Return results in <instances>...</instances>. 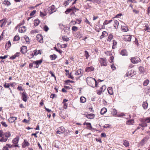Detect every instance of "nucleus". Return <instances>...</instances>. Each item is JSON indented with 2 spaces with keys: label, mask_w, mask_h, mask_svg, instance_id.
<instances>
[{
  "label": "nucleus",
  "mask_w": 150,
  "mask_h": 150,
  "mask_svg": "<svg viewBox=\"0 0 150 150\" xmlns=\"http://www.w3.org/2000/svg\"><path fill=\"white\" fill-rule=\"evenodd\" d=\"M122 30L124 32H127L128 30L127 27L125 26H122Z\"/></svg>",
  "instance_id": "obj_36"
},
{
  "label": "nucleus",
  "mask_w": 150,
  "mask_h": 150,
  "mask_svg": "<svg viewBox=\"0 0 150 150\" xmlns=\"http://www.w3.org/2000/svg\"><path fill=\"white\" fill-rule=\"evenodd\" d=\"M85 57H86V59H88V58L90 56L88 52V51L86 50H85Z\"/></svg>",
  "instance_id": "obj_42"
},
{
  "label": "nucleus",
  "mask_w": 150,
  "mask_h": 150,
  "mask_svg": "<svg viewBox=\"0 0 150 150\" xmlns=\"http://www.w3.org/2000/svg\"><path fill=\"white\" fill-rule=\"evenodd\" d=\"M49 28L47 25H45L44 27V30L46 32L48 31L49 30Z\"/></svg>",
  "instance_id": "obj_51"
},
{
  "label": "nucleus",
  "mask_w": 150,
  "mask_h": 150,
  "mask_svg": "<svg viewBox=\"0 0 150 150\" xmlns=\"http://www.w3.org/2000/svg\"><path fill=\"white\" fill-rule=\"evenodd\" d=\"M86 125L87 126L88 129L91 130L92 129V127L91 123L88 122L86 123Z\"/></svg>",
  "instance_id": "obj_35"
},
{
  "label": "nucleus",
  "mask_w": 150,
  "mask_h": 150,
  "mask_svg": "<svg viewBox=\"0 0 150 150\" xmlns=\"http://www.w3.org/2000/svg\"><path fill=\"white\" fill-rule=\"evenodd\" d=\"M62 40L64 41L67 42L69 40V38H65L62 37Z\"/></svg>",
  "instance_id": "obj_61"
},
{
  "label": "nucleus",
  "mask_w": 150,
  "mask_h": 150,
  "mask_svg": "<svg viewBox=\"0 0 150 150\" xmlns=\"http://www.w3.org/2000/svg\"><path fill=\"white\" fill-rule=\"evenodd\" d=\"M25 42H26L27 43H28L29 42V38L26 35H25Z\"/></svg>",
  "instance_id": "obj_53"
},
{
  "label": "nucleus",
  "mask_w": 150,
  "mask_h": 150,
  "mask_svg": "<svg viewBox=\"0 0 150 150\" xmlns=\"http://www.w3.org/2000/svg\"><path fill=\"white\" fill-rule=\"evenodd\" d=\"M95 116V115L93 114H90L87 115L86 117L88 119H93Z\"/></svg>",
  "instance_id": "obj_18"
},
{
  "label": "nucleus",
  "mask_w": 150,
  "mask_h": 150,
  "mask_svg": "<svg viewBox=\"0 0 150 150\" xmlns=\"http://www.w3.org/2000/svg\"><path fill=\"white\" fill-rule=\"evenodd\" d=\"M25 35L23 36V37H22L21 38V40L24 43L25 42Z\"/></svg>",
  "instance_id": "obj_62"
},
{
  "label": "nucleus",
  "mask_w": 150,
  "mask_h": 150,
  "mask_svg": "<svg viewBox=\"0 0 150 150\" xmlns=\"http://www.w3.org/2000/svg\"><path fill=\"white\" fill-rule=\"evenodd\" d=\"M36 13V11L35 10H33L32 11L31 13H30V16H33L34 14Z\"/></svg>",
  "instance_id": "obj_56"
},
{
  "label": "nucleus",
  "mask_w": 150,
  "mask_h": 150,
  "mask_svg": "<svg viewBox=\"0 0 150 150\" xmlns=\"http://www.w3.org/2000/svg\"><path fill=\"white\" fill-rule=\"evenodd\" d=\"M6 21L4 19H2L0 20V26L1 28L2 27L6 25Z\"/></svg>",
  "instance_id": "obj_14"
},
{
  "label": "nucleus",
  "mask_w": 150,
  "mask_h": 150,
  "mask_svg": "<svg viewBox=\"0 0 150 150\" xmlns=\"http://www.w3.org/2000/svg\"><path fill=\"white\" fill-rule=\"evenodd\" d=\"M24 144L23 145V147H25L26 146H29V143L27 141H26V140H24Z\"/></svg>",
  "instance_id": "obj_31"
},
{
  "label": "nucleus",
  "mask_w": 150,
  "mask_h": 150,
  "mask_svg": "<svg viewBox=\"0 0 150 150\" xmlns=\"http://www.w3.org/2000/svg\"><path fill=\"white\" fill-rule=\"evenodd\" d=\"M73 9L72 8H68L67 9L66 11H65V13L66 14H67L73 10Z\"/></svg>",
  "instance_id": "obj_44"
},
{
  "label": "nucleus",
  "mask_w": 150,
  "mask_h": 150,
  "mask_svg": "<svg viewBox=\"0 0 150 150\" xmlns=\"http://www.w3.org/2000/svg\"><path fill=\"white\" fill-rule=\"evenodd\" d=\"M54 49L57 52H58L59 53L61 54L62 52V51L61 50H58L56 47H54Z\"/></svg>",
  "instance_id": "obj_47"
},
{
  "label": "nucleus",
  "mask_w": 150,
  "mask_h": 150,
  "mask_svg": "<svg viewBox=\"0 0 150 150\" xmlns=\"http://www.w3.org/2000/svg\"><path fill=\"white\" fill-rule=\"evenodd\" d=\"M77 38H82V34H81L79 32H77L76 34Z\"/></svg>",
  "instance_id": "obj_30"
},
{
  "label": "nucleus",
  "mask_w": 150,
  "mask_h": 150,
  "mask_svg": "<svg viewBox=\"0 0 150 150\" xmlns=\"http://www.w3.org/2000/svg\"><path fill=\"white\" fill-rule=\"evenodd\" d=\"M4 87L5 88H8L10 86V84H8V83H5L4 85Z\"/></svg>",
  "instance_id": "obj_57"
},
{
  "label": "nucleus",
  "mask_w": 150,
  "mask_h": 150,
  "mask_svg": "<svg viewBox=\"0 0 150 150\" xmlns=\"http://www.w3.org/2000/svg\"><path fill=\"white\" fill-rule=\"evenodd\" d=\"M19 138L18 137L14 139L12 141L13 144V146L14 147H18V144H17L18 143Z\"/></svg>",
  "instance_id": "obj_8"
},
{
  "label": "nucleus",
  "mask_w": 150,
  "mask_h": 150,
  "mask_svg": "<svg viewBox=\"0 0 150 150\" xmlns=\"http://www.w3.org/2000/svg\"><path fill=\"white\" fill-rule=\"evenodd\" d=\"M27 52V47L23 46L21 48V52L23 54H24Z\"/></svg>",
  "instance_id": "obj_13"
},
{
  "label": "nucleus",
  "mask_w": 150,
  "mask_h": 150,
  "mask_svg": "<svg viewBox=\"0 0 150 150\" xmlns=\"http://www.w3.org/2000/svg\"><path fill=\"white\" fill-rule=\"evenodd\" d=\"M19 91H20V92H23V91H25V90L21 86H19Z\"/></svg>",
  "instance_id": "obj_63"
},
{
  "label": "nucleus",
  "mask_w": 150,
  "mask_h": 150,
  "mask_svg": "<svg viewBox=\"0 0 150 150\" xmlns=\"http://www.w3.org/2000/svg\"><path fill=\"white\" fill-rule=\"evenodd\" d=\"M113 45L112 47V48L113 49H114V46H115L117 44V42L115 40H113Z\"/></svg>",
  "instance_id": "obj_54"
},
{
  "label": "nucleus",
  "mask_w": 150,
  "mask_h": 150,
  "mask_svg": "<svg viewBox=\"0 0 150 150\" xmlns=\"http://www.w3.org/2000/svg\"><path fill=\"white\" fill-rule=\"evenodd\" d=\"M131 60L133 64H137L141 61L138 57L131 58Z\"/></svg>",
  "instance_id": "obj_6"
},
{
  "label": "nucleus",
  "mask_w": 150,
  "mask_h": 150,
  "mask_svg": "<svg viewBox=\"0 0 150 150\" xmlns=\"http://www.w3.org/2000/svg\"><path fill=\"white\" fill-rule=\"evenodd\" d=\"M58 129L61 131V133H63L65 131V129L63 127H60Z\"/></svg>",
  "instance_id": "obj_39"
},
{
  "label": "nucleus",
  "mask_w": 150,
  "mask_h": 150,
  "mask_svg": "<svg viewBox=\"0 0 150 150\" xmlns=\"http://www.w3.org/2000/svg\"><path fill=\"white\" fill-rule=\"evenodd\" d=\"M83 73V71L82 69H78L76 71L75 75L76 76L80 75L79 77L82 75V74Z\"/></svg>",
  "instance_id": "obj_9"
},
{
  "label": "nucleus",
  "mask_w": 150,
  "mask_h": 150,
  "mask_svg": "<svg viewBox=\"0 0 150 150\" xmlns=\"http://www.w3.org/2000/svg\"><path fill=\"white\" fill-rule=\"evenodd\" d=\"M3 3L4 5H7V6H8L11 4L10 2L8 1L5 0L4 1Z\"/></svg>",
  "instance_id": "obj_33"
},
{
  "label": "nucleus",
  "mask_w": 150,
  "mask_h": 150,
  "mask_svg": "<svg viewBox=\"0 0 150 150\" xmlns=\"http://www.w3.org/2000/svg\"><path fill=\"white\" fill-rule=\"evenodd\" d=\"M36 39L38 41L41 43L43 42V37L41 34H38L36 37Z\"/></svg>",
  "instance_id": "obj_7"
},
{
  "label": "nucleus",
  "mask_w": 150,
  "mask_h": 150,
  "mask_svg": "<svg viewBox=\"0 0 150 150\" xmlns=\"http://www.w3.org/2000/svg\"><path fill=\"white\" fill-rule=\"evenodd\" d=\"M57 9L55 8L54 5H52L51 6L49 7L48 8V12L50 14H51L57 11Z\"/></svg>",
  "instance_id": "obj_5"
},
{
  "label": "nucleus",
  "mask_w": 150,
  "mask_h": 150,
  "mask_svg": "<svg viewBox=\"0 0 150 150\" xmlns=\"http://www.w3.org/2000/svg\"><path fill=\"white\" fill-rule=\"evenodd\" d=\"M21 95L22 99L25 102H26L27 100V94L25 91L20 92Z\"/></svg>",
  "instance_id": "obj_4"
},
{
  "label": "nucleus",
  "mask_w": 150,
  "mask_h": 150,
  "mask_svg": "<svg viewBox=\"0 0 150 150\" xmlns=\"http://www.w3.org/2000/svg\"><path fill=\"white\" fill-rule=\"evenodd\" d=\"M150 139L149 136L148 135L146 136L142 139L139 142V144L140 146H143Z\"/></svg>",
  "instance_id": "obj_2"
},
{
  "label": "nucleus",
  "mask_w": 150,
  "mask_h": 150,
  "mask_svg": "<svg viewBox=\"0 0 150 150\" xmlns=\"http://www.w3.org/2000/svg\"><path fill=\"white\" fill-rule=\"evenodd\" d=\"M123 143V144L126 147H128L129 146V142L126 140H124Z\"/></svg>",
  "instance_id": "obj_27"
},
{
  "label": "nucleus",
  "mask_w": 150,
  "mask_h": 150,
  "mask_svg": "<svg viewBox=\"0 0 150 150\" xmlns=\"http://www.w3.org/2000/svg\"><path fill=\"white\" fill-rule=\"evenodd\" d=\"M34 25L36 26L39 25L40 21L38 19H37L34 20Z\"/></svg>",
  "instance_id": "obj_22"
},
{
  "label": "nucleus",
  "mask_w": 150,
  "mask_h": 150,
  "mask_svg": "<svg viewBox=\"0 0 150 150\" xmlns=\"http://www.w3.org/2000/svg\"><path fill=\"white\" fill-rule=\"evenodd\" d=\"M51 60H53L55 59L57 57V56L55 54H54L50 55V56Z\"/></svg>",
  "instance_id": "obj_29"
},
{
  "label": "nucleus",
  "mask_w": 150,
  "mask_h": 150,
  "mask_svg": "<svg viewBox=\"0 0 150 150\" xmlns=\"http://www.w3.org/2000/svg\"><path fill=\"white\" fill-rule=\"evenodd\" d=\"M24 23L23 22V23H22L21 25L19 24V26L21 25H22ZM26 30V27L23 26L22 27H19V32H21V33H24Z\"/></svg>",
  "instance_id": "obj_10"
},
{
  "label": "nucleus",
  "mask_w": 150,
  "mask_h": 150,
  "mask_svg": "<svg viewBox=\"0 0 150 150\" xmlns=\"http://www.w3.org/2000/svg\"><path fill=\"white\" fill-rule=\"evenodd\" d=\"M4 136V134H3V131L2 130H0V137H2Z\"/></svg>",
  "instance_id": "obj_60"
},
{
  "label": "nucleus",
  "mask_w": 150,
  "mask_h": 150,
  "mask_svg": "<svg viewBox=\"0 0 150 150\" xmlns=\"http://www.w3.org/2000/svg\"><path fill=\"white\" fill-rule=\"evenodd\" d=\"M143 121H145L147 123H149L150 122V117H148L145 119H143Z\"/></svg>",
  "instance_id": "obj_28"
},
{
  "label": "nucleus",
  "mask_w": 150,
  "mask_h": 150,
  "mask_svg": "<svg viewBox=\"0 0 150 150\" xmlns=\"http://www.w3.org/2000/svg\"><path fill=\"white\" fill-rule=\"evenodd\" d=\"M72 30L74 31H76L78 29V28L76 26H73L72 27Z\"/></svg>",
  "instance_id": "obj_52"
},
{
  "label": "nucleus",
  "mask_w": 150,
  "mask_h": 150,
  "mask_svg": "<svg viewBox=\"0 0 150 150\" xmlns=\"http://www.w3.org/2000/svg\"><path fill=\"white\" fill-rule=\"evenodd\" d=\"M42 60H39L36 61H35L33 62L35 65H39L41 64V63L42 62Z\"/></svg>",
  "instance_id": "obj_34"
},
{
  "label": "nucleus",
  "mask_w": 150,
  "mask_h": 150,
  "mask_svg": "<svg viewBox=\"0 0 150 150\" xmlns=\"http://www.w3.org/2000/svg\"><path fill=\"white\" fill-rule=\"evenodd\" d=\"M94 69V68L93 67H87L85 71L87 72H90L93 71Z\"/></svg>",
  "instance_id": "obj_12"
},
{
  "label": "nucleus",
  "mask_w": 150,
  "mask_h": 150,
  "mask_svg": "<svg viewBox=\"0 0 150 150\" xmlns=\"http://www.w3.org/2000/svg\"><path fill=\"white\" fill-rule=\"evenodd\" d=\"M46 15H47V14L45 13H43L42 12H40V16H46Z\"/></svg>",
  "instance_id": "obj_59"
},
{
  "label": "nucleus",
  "mask_w": 150,
  "mask_h": 150,
  "mask_svg": "<svg viewBox=\"0 0 150 150\" xmlns=\"http://www.w3.org/2000/svg\"><path fill=\"white\" fill-rule=\"evenodd\" d=\"M113 38V36L112 35L110 34L108 37V41H110Z\"/></svg>",
  "instance_id": "obj_41"
},
{
  "label": "nucleus",
  "mask_w": 150,
  "mask_h": 150,
  "mask_svg": "<svg viewBox=\"0 0 150 150\" xmlns=\"http://www.w3.org/2000/svg\"><path fill=\"white\" fill-rule=\"evenodd\" d=\"M70 1L69 0H68L67 1H65L64 2V4L65 5V6H67L68 5H69V3L68 2V1Z\"/></svg>",
  "instance_id": "obj_50"
},
{
  "label": "nucleus",
  "mask_w": 150,
  "mask_h": 150,
  "mask_svg": "<svg viewBox=\"0 0 150 150\" xmlns=\"http://www.w3.org/2000/svg\"><path fill=\"white\" fill-rule=\"evenodd\" d=\"M10 136L11 134L10 132H6L4 134V136L5 137H6L7 138L9 137Z\"/></svg>",
  "instance_id": "obj_25"
},
{
  "label": "nucleus",
  "mask_w": 150,
  "mask_h": 150,
  "mask_svg": "<svg viewBox=\"0 0 150 150\" xmlns=\"http://www.w3.org/2000/svg\"><path fill=\"white\" fill-rule=\"evenodd\" d=\"M142 123H140L139 124V125L140 126H141L142 127H146L147 126V124L146 122L145 121H143V119H142L141 120Z\"/></svg>",
  "instance_id": "obj_11"
},
{
  "label": "nucleus",
  "mask_w": 150,
  "mask_h": 150,
  "mask_svg": "<svg viewBox=\"0 0 150 150\" xmlns=\"http://www.w3.org/2000/svg\"><path fill=\"white\" fill-rule=\"evenodd\" d=\"M67 46V44H62L61 45V48H65Z\"/></svg>",
  "instance_id": "obj_55"
},
{
  "label": "nucleus",
  "mask_w": 150,
  "mask_h": 150,
  "mask_svg": "<svg viewBox=\"0 0 150 150\" xmlns=\"http://www.w3.org/2000/svg\"><path fill=\"white\" fill-rule=\"evenodd\" d=\"M131 36L129 35H127L124 37V40L125 41H130L131 40Z\"/></svg>",
  "instance_id": "obj_15"
},
{
  "label": "nucleus",
  "mask_w": 150,
  "mask_h": 150,
  "mask_svg": "<svg viewBox=\"0 0 150 150\" xmlns=\"http://www.w3.org/2000/svg\"><path fill=\"white\" fill-rule=\"evenodd\" d=\"M146 28L144 29V30L145 31L147 30L148 32H150V28L148 26H145Z\"/></svg>",
  "instance_id": "obj_48"
},
{
  "label": "nucleus",
  "mask_w": 150,
  "mask_h": 150,
  "mask_svg": "<svg viewBox=\"0 0 150 150\" xmlns=\"http://www.w3.org/2000/svg\"><path fill=\"white\" fill-rule=\"evenodd\" d=\"M134 122V121L133 120H130L128 121L127 122V124L130 125L132 124Z\"/></svg>",
  "instance_id": "obj_49"
},
{
  "label": "nucleus",
  "mask_w": 150,
  "mask_h": 150,
  "mask_svg": "<svg viewBox=\"0 0 150 150\" xmlns=\"http://www.w3.org/2000/svg\"><path fill=\"white\" fill-rule=\"evenodd\" d=\"M106 88V86L105 85L103 86L102 87H101L100 88V90L102 91V92H104Z\"/></svg>",
  "instance_id": "obj_46"
},
{
  "label": "nucleus",
  "mask_w": 150,
  "mask_h": 150,
  "mask_svg": "<svg viewBox=\"0 0 150 150\" xmlns=\"http://www.w3.org/2000/svg\"><path fill=\"white\" fill-rule=\"evenodd\" d=\"M19 56V53H16L14 55L11 57L10 59H15L16 57H18Z\"/></svg>",
  "instance_id": "obj_23"
},
{
  "label": "nucleus",
  "mask_w": 150,
  "mask_h": 150,
  "mask_svg": "<svg viewBox=\"0 0 150 150\" xmlns=\"http://www.w3.org/2000/svg\"><path fill=\"white\" fill-rule=\"evenodd\" d=\"M81 102L82 103H84L86 101V98L84 97H81L80 98Z\"/></svg>",
  "instance_id": "obj_40"
},
{
  "label": "nucleus",
  "mask_w": 150,
  "mask_h": 150,
  "mask_svg": "<svg viewBox=\"0 0 150 150\" xmlns=\"http://www.w3.org/2000/svg\"><path fill=\"white\" fill-rule=\"evenodd\" d=\"M17 119V118L16 117H10V118L8 119V121L10 122H13L15 121V120H16Z\"/></svg>",
  "instance_id": "obj_16"
},
{
  "label": "nucleus",
  "mask_w": 150,
  "mask_h": 150,
  "mask_svg": "<svg viewBox=\"0 0 150 150\" xmlns=\"http://www.w3.org/2000/svg\"><path fill=\"white\" fill-rule=\"evenodd\" d=\"M11 44L10 41H8L6 43L5 48L6 50H8L9 48L11 47Z\"/></svg>",
  "instance_id": "obj_19"
},
{
  "label": "nucleus",
  "mask_w": 150,
  "mask_h": 150,
  "mask_svg": "<svg viewBox=\"0 0 150 150\" xmlns=\"http://www.w3.org/2000/svg\"><path fill=\"white\" fill-rule=\"evenodd\" d=\"M148 104L146 102H144L142 104V106L143 107L144 109H146L147 108Z\"/></svg>",
  "instance_id": "obj_32"
},
{
  "label": "nucleus",
  "mask_w": 150,
  "mask_h": 150,
  "mask_svg": "<svg viewBox=\"0 0 150 150\" xmlns=\"http://www.w3.org/2000/svg\"><path fill=\"white\" fill-rule=\"evenodd\" d=\"M120 54L122 56H127L128 55L127 52L125 50H122L120 52Z\"/></svg>",
  "instance_id": "obj_17"
},
{
  "label": "nucleus",
  "mask_w": 150,
  "mask_h": 150,
  "mask_svg": "<svg viewBox=\"0 0 150 150\" xmlns=\"http://www.w3.org/2000/svg\"><path fill=\"white\" fill-rule=\"evenodd\" d=\"M107 33L106 31H104L102 32V34L100 37V39H102L105 36H106L107 35Z\"/></svg>",
  "instance_id": "obj_24"
},
{
  "label": "nucleus",
  "mask_w": 150,
  "mask_h": 150,
  "mask_svg": "<svg viewBox=\"0 0 150 150\" xmlns=\"http://www.w3.org/2000/svg\"><path fill=\"white\" fill-rule=\"evenodd\" d=\"M1 124L3 126L5 127H6L8 126L6 124V123L4 122H1Z\"/></svg>",
  "instance_id": "obj_64"
},
{
  "label": "nucleus",
  "mask_w": 150,
  "mask_h": 150,
  "mask_svg": "<svg viewBox=\"0 0 150 150\" xmlns=\"http://www.w3.org/2000/svg\"><path fill=\"white\" fill-rule=\"evenodd\" d=\"M4 136H3L1 137V138L0 139V141L1 142H6L7 140V138L4 137Z\"/></svg>",
  "instance_id": "obj_37"
},
{
  "label": "nucleus",
  "mask_w": 150,
  "mask_h": 150,
  "mask_svg": "<svg viewBox=\"0 0 150 150\" xmlns=\"http://www.w3.org/2000/svg\"><path fill=\"white\" fill-rule=\"evenodd\" d=\"M34 65H35L34 62H33L32 63H30L29 65V67L30 68H32V67L34 66Z\"/></svg>",
  "instance_id": "obj_58"
},
{
  "label": "nucleus",
  "mask_w": 150,
  "mask_h": 150,
  "mask_svg": "<svg viewBox=\"0 0 150 150\" xmlns=\"http://www.w3.org/2000/svg\"><path fill=\"white\" fill-rule=\"evenodd\" d=\"M107 110L106 108H102L100 111V114L102 115L104 114L107 112Z\"/></svg>",
  "instance_id": "obj_26"
},
{
  "label": "nucleus",
  "mask_w": 150,
  "mask_h": 150,
  "mask_svg": "<svg viewBox=\"0 0 150 150\" xmlns=\"http://www.w3.org/2000/svg\"><path fill=\"white\" fill-rule=\"evenodd\" d=\"M108 93L111 95H112L113 93L112 91V87H109L108 88Z\"/></svg>",
  "instance_id": "obj_21"
},
{
  "label": "nucleus",
  "mask_w": 150,
  "mask_h": 150,
  "mask_svg": "<svg viewBox=\"0 0 150 150\" xmlns=\"http://www.w3.org/2000/svg\"><path fill=\"white\" fill-rule=\"evenodd\" d=\"M101 66H106L107 65V61L105 58H100L99 60Z\"/></svg>",
  "instance_id": "obj_3"
},
{
  "label": "nucleus",
  "mask_w": 150,
  "mask_h": 150,
  "mask_svg": "<svg viewBox=\"0 0 150 150\" xmlns=\"http://www.w3.org/2000/svg\"><path fill=\"white\" fill-rule=\"evenodd\" d=\"M19 40V36L16 35L13 38V40L14 41H18Z\"/></svg>",
  "instance_id": "obj_43"
},
{
  "label": "nucleus",
  "mask_w": 150,
  "mask_h": 150,
  "mask_svg": "<svg viewBox=\"0 0 150 150\" xmlns=\"http://www.w3.org/2000/svg\"><path fill=\"white\" fill-rule=\"evenodd\" d=\"M149 83V81L148 79H146L143 83V85L145 86L148 85Z\"/></svg>",
  "instance_id": "obj_38"
},
{
  "label": "nucleus",
  "mask_w": 150,
  "mask_h": 150,
  "mask_svg": "<svg viewBox=\"0 0 150 150\" xmlns=\"http://www.w3.org/2000/svg\"><path fill=\"white\" fill-rule=\"evenodd\" d=\"M88 1L93 2L94 3H99L100 2V0H88Z\"/></svg>",
  "instance_id": "obj_45"
},
{
  "label": "nucleus",
  "mask_w": 150,
  "mask_h": 150,
  "mask_svg": "<svg viewBox=\"0 0 150 150\" xmlns=\"http://www.w3.org/2000/svg\"><path fill=\"white\" fill-rule=\"evenodd\" d=\"M86 81L89 86L94 88L97 87V82L96 80L91 77L87 78Z\"/></svg>",
  "instance_id": "obj_1"
},
{
  "label": "nucleus",
  "mask_w": 150,
  "mask_h": 150,
  "mask_svg": "<svg viewBox=\"0 0 150 150\" xmlns=\"http://www.w3.org/2000/svg\"><path fill=\"white\" fill-rule=\"evenodd\" d=\"M119 24V22L117 20L114 21L113 25L115 28H117Z\"/></svg>",
  "instance_id": "obj_20"
}]
</instances>
